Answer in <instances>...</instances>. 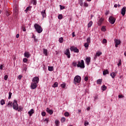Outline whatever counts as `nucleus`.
<instances>
[{"instance_id":"f03ea898","label":"nucleus","mask_w":126,"mask_h":126,"mask_svg":"<svg viewBox=\"0 0 126 126\" xmlns=\"http://www.w3.org/2000/svg\"><path fill=\"white\" fill-rule=\"evenodd\" d=\"M77 66V67H80V68H84V67H85V65H84V61L81 60L80 61H78Z\"/></svg>"},{"instance_id":"a211bd4d","label":"nucleus","mask_w":126,"mask_h":126,"mask_svg":"<svg viewBox=\"0 0 126 126\" xmlns=\"http://www.w3.org/2000/svg\"><path fill=\"white\" fill-rule=\"evenodd\" d=\"M116 75H117V73L114 72L110 74V76H111L112 78H115V77H116Z\"/></svg>"},{"instance_id":"6e6552de","label":"nucleus","mask_w":126,"mask_h":126,"mask_svg":"<svg viewBox=\"0 0 126 126\" xmlns=\"http://www.w3.org/2000/svg\"><path fill=\"white\" fill-rule=\"evenodd\" d=\"M24 57L25 58H27V59H29V58L31 57V54H30V52L26 51L24 53Z\"/></svg>"},{"instance_id":"c756f323","label":"nucleus","mask_w":126,"mask_h":126,"mask_svg":"<svg viewBox=\"0 0 126 126\" xmlns=\"http://www.w3.org/2000/svg\"><path fill=\"white\" fill-rule=\"evenodd\" d=\"M102 88V90H103V91H105V90H106V89H107V87H106V86L103 85L101 87Z\"/></svg>"},{"instance_id":"7ed1b4c3","label":"nucleus","mask_w":126,"mask_h":126,"mask_svg":"<svg viewBox=\"0 0 126 126\" xmlns=\"http://www.w3.org/2000/svg\"><path fill=\"white\" fill-rule=\"evenodd\" d=\"M81 81V77L80 76H76L74 78V84H77V83H80Z\"/></svg>"},{"instance_id":"0e129e2a","label":"nucleus","mask_w":126,"mask_h":126,"mask_svg":"<svg viewBox=\"0 0 126 126\" xmlns=\"http://www.w3.org/2000/svg\"><path fill=\"white\" fill-rule=\"evenodd\" d=\"M16 38H19V34H17L16 36Z\"/></svg>"},{"instance_id":"a878e982","label":"nucleus","mask_w":126,"mask_h":126,"mask_svg":"<svg viewBox=\"0 0 126 126\" xmlns=\"http://www.w3.org/2000/svg\"><path fill=\"white\" fill-rule=\"evenodd\" d=\"M96 83L97 84H101V83H102V79H98L96 81Z\"/></svg>"},{"instance_id":"39448f33","label":"nucleus","mask_w":126,"mask_h":126,"mask_svg":"<svg viewBox=\"0 0 126 126\" xmlns=\"http://www.w3.org/2000/svg\"><path fill=\"white\" fill-rule=\"evenodd\" d=\"M109 22L111 24H114L116 22V18L113 16H110L109 18Z\"/></svg>"},{"instance_id":"412c9836","label":"nucleus","mask_w":126,"mask_h":126,"mask_svg":"<svg viewBox=\"0 0 126 126\" xmlns=\"http://www.w3.org/2000/svg\"><path fill=\"white\" fill-rule=\"evenodd\" d=\"M43 54L45 56H48V50L46 49H43Z\"/></svg>"},{"instance_id":"e2e57ef3","label":"nucleus","mask_w":126,"mask_h":126,"mask_svg":"<svg viewBox=\"0 0 126 126\" xmlns=\"http://www.w3.org/2000/svg\"><path fill=\"white\" fill-rule=\"evenodd\" d=\"M32 38H33L34 39L36 38V36L33 35Z\"/></svg>"},{"instance_id":"052dcab7","label":"nucleus","mask_w":126,"mask_h":126,"mask_svg":"<svg viewBox=\"0 0 126 126\" xmlns=\"http://www.w3.org/2000/svg\"><path fill=\"white\" fill-rule=\"evenodd\" d=\"M34 42H38V39H37V38H34Z\"/></svg>"},{"instance_id":"473e14b6","label":"nucleus","mask_w":126,"mask_h":126,"mask_svg":"<svg viewBox=\"0 0 126 126\" xmlns=\"http://www.w3.org/2000/svg\"><path fill=\"white\" fill-rule=\"evenodd\" d=\"M91 42V41L90 37H88L87 39V43H88V44H90Z\"/></svg>"},{"instance_id":"e433bc0d","label":"nucleus","mask_w":126,"mask_h":126,"mask_svg":"<svg viewBox=\"0 0 126 126\" xmlns=\"http://www.w3.org/2000/svg\"><path fill=\"white\" fill-rule=\"evenodd\" d=\"M65 83H63V84H61V87H62V88L64 89L65 88Z\"/></svg>"},{"instance_id":"f8f14e48","label":"nucleus","mask_w":126,"mask_h":126,"mask_svg":"<svg viewBox=\"0 0 126 126\" xmlns=\"http://www.w3.org/2000/svg\"><path fill=\"white\" fill-rule=\"evenodd\" d=\"M46 112H47L49 115H53L54 113V111H53L52 109H50L49 108L46 109Z\"/></svg>"},{"instance_id":"b1692460","label":"nucleus","mask_w":126,"mask_h":126,"mask_svg":"<svg viewBox=\"0 0 126 126\" xmlns=\"http://www.w3.org/2000/svg\"><path fill=\"white\" fill-rule=\"evenodd\" d=\"M102 55V52H98L95 54V57H100Z\"/></svg>"},{"instance_id":"20e7f679","label":"nucleus","mask_w":126,"mask_h":126,"mask_svg":"<svg viewBox=\"0 0 126 126\" xmlns=\"http://www.w3.org/2000/svg\"><path fill=\"white\" fill-rule=\"evenodd\" d=\"M13 107L14 110H16L17 111L18 110V104H17V100H14L13 103Z\"/></svg>"},{"instance_id":"a19ab883","label":"nucleus","mask_w":126,"mask_h":126,"mask_svg":"<svg viewBox=\"0 0 126 126\" xmlns=\"http://www.w3.org/2000/svg\"><path fill=\"white\" fill-rule=\"evenodd\" d=\"M23 62L24 63H27V62H28V59H27V58H24L23 60Z\"/></svg>"},{"instance_id":"49530a36","label":"nucleus","mask_w":126,"mask_h":126,"mask_svg":"<svg viewBox=\"0 0 126 126\" xmlns=\"http://www.w3.org/2000/svg\"><path fill=\"white\" fill-rule=\"evenodd\" d=\"M124 97H125V96H124V95H123V94H119L118 95V98H124Z\"/></svg>"},{"instance_id":"f3484780","label":"nucleus","mask_w":126,"mask_h":126,"mask_svg":"<svg viewBox=\"0 0 126 126\" xmlns=\"http://www.w3.org/2000/svg\"><path fill=\"white\" fill-rule=\"evenodd\" d=\"M86 63L88 65H89V63H90V58L87 57L86 59Z\"/></svg>"},{"instance_id":"f257e3e1","label":"nucleus","mask_w":126,"mask_h":126,"mask_svg":"<svg viewBox=\"0 0 126 126\" xmlns=\"http://www.w3.org/2000/svg\"><path fill=\"white\" fill-rule=\"evenodd\" d=\"M34 26L37 33L40 34V33H42V32H43V28H42L40 25H38V24H35Z\"/></svg>"},{"instance_id":"09e8293b","label":"nucleus","mask_w":126,"mask_h":126,"mask_svg":"<svg viewBox=\"0 0 126 126\" xmlns=\"http://www.w3.org/2000/svg\"><path fill=\"white\" fill-rule=\"evenodd\" d=\"M102 43L103 44H106V43H107V39H103L102 40Z\"/></svg>"},{"instance_id":"423d86ee","label":"nucleus","mask_w":126,"mask_h":126,"mask_svg":"<svg viewBox=\"0 0 126 126\" xmlns=\"http://www.w3.org/2000/svg\"><path fill=\"white\" fill-rule=\"evenodd\" d=\"M64 55L67 56L68 59H70V52L69 51V49H67L64 52Z\"/></svg>"},{"instance_id":"dca6fc26","label":"nucleus","mask_w":126,"mask_h":126,"mask_svg":"<svg viewBox=\"0 0 126 126\" xmlns=\"http://www.w3.org/2000/svg\"><path fill=\"white\" fill-rule=\"evenodd\" d=\"M121 14H122L123 16H125L126 14V7H123L121 10Z\"/></svg>"},{"instance_id":"a18cd8bd","label":"nucleus","mask_w":126,"mask_h":126,"mask_svg":"<svg viewBox=\"0 0 126 126\" xmlns=\"http://www.w3.org/2000/svg\"><path fill=\"white\" fill-rule=\"evenodd\" d=\"M101 31H103V32H105V31H106V28L103 26L101 28Z\"/></svg>"},{"instance_id":"cd10ccee","label":"nucleus","mask_w":126,"mask_h":126,"mask_svg":"<svg viewBox=\"0 0 126 126\" xmlns=\"http://www.w3.org/2000/svg\"><path fill=\"white\" fill-rule=\"evenodd\" d=\"M48 70L49 71H53V70H54V67H53V66H48Z\"/></svg>"},{"instance_id":"1a4fd4ad","label":"nucleus","mask_w":126,"mask_h":126,"mask_svg":"<svg viewBox=\"0 0 126 126\" xmlns=\"http://www.w3.org/2000/svg\"><path fill=\"white\" fill-rule=\"evenodd\" d=\"M37 84L32 82L31 83V87L32 89H36L37 88Z\"/></svg>"},{"instance_id":"5701e85b","label":"nucleus","mask_w":126,"mask_h":126,"mask_svg":"<svg viewBox=\"0 0 126 126\" xmlns=\"http://www.w3.org/2000/svg\"><path fill=\"white\" fill-rule=\"evenodd\" d=\"M55 124L56 126H60V121L59 120H56Z\"/></svg>"},{"instance_id":"4468645a","label":"nucleus","mask_w":126,"mask_h":126,"mask_svg":"<svg viewBox=\"0 0 126 126\" xmlns=\"http://www.w3.org/2000/svg\"><path fill=\"white\" fill-rule=\"evenodd\" d=\"M34 112L35 111L33 109H32L30 111H29L28 112V114H29L30 117H32L33 114H34Z\"/></svg>"},{"instance_id":"79ce46f5","label":"nucleus","mask_w":126,"mask_h":126,"mask_svg":"<svg viewBox=\"0 0 126 126\" xmlns=\"http://www.w3.org/2000/svg\"><path fill=\"white\" fill-rule=\"evenodd\" d=\"M62 123H64L65 122V118L63 117L61 119Z\"/></svg>"},{"instance_id":"603ef678","label":"nucleus","mask_w":126,"mask_h":126,"mask_svg":"<svg viewBox=\"0 0 126 126\" xmlns=\"http://www.w3.org/2000/svg\"><path fill=\"white\" fill-rule=\"evenodd\" d=\"M41 115H42V116H43V117H45V116H46V112H42V113H41Z\"/></svg>"},{"instance_id":"6ab92c4d","label":"nucleus","mask_w":126,"mask_h":126,"mask_svg":"<svg viewBox=\"0 0 126 126\" xmlns=\"http://www.w3.org/2000/svg\"><path fill=\"white\" fill-rule=\"evenodd\" d=\"M93 24V22H92V21H91L88 24V28H90V27L92 26Z\"/></svg>"},{"instance_id":"3c124183","label":"nucleus","mask_w":126,"mask_h":126,"mask_svg":"<svg viewBox=\"0 0 126 126\" xmlns=\"http://www.w3.org/2000/svg\"><path fill=\"white\" fill-rule=\"evenodd\" d=\"M5 14L7 16H9V15H10V14L9 13V11H6Z\"/></svg>"},{"instance_id":"69168bd1","label":"nucleus","mask_w":126,"mask_h":126,"mask_svg":"<svg viewBox=\"0 0 126 126\" xmlns=\"http://www.w3.org/2000/svg\"><path fill=\"white\" fill-rule=\"evenodd\" d=\"M98 99V97L97 96H94V100H97Z\"/></svg>"},{"instance_id":"680f3d73","label":"nucleus","mask_w":126,"mask_h":126,"mask_svg":"<svg viewBox=\"0 0 126 126\" xmlns=\"http://www.w3.org/2000/svg\"><path fill=\"white\" fill-rule=\"evenodd\" d=\"M72 37H75V32H72Z\"/></svg>"},{"instance_id":"2eb2a0df","label":"nucleus","mask_w":126,"mask_h":126,"mask_svg":"<svg viewBox=\"0 0 126 126\" xmlns=\"http://www.w3.org/2000/svg\"><path fill=\"white\" fill-rule=\"evenodd\" d=\"M14 13L15 14V15H17V14H18V8H17V6H15Z\"/></svg>"},{"instance_id":"37998d69","label":"nucleus","mask_w":126,"mask_h":126,"mask_svg":"<svg viewBox=\"0 0 126 126\" xmlns=\"http://www.w3.org/2000/svg\"><path fill=\"white\" fill-rule=\"evenodd\" d=\"M118 66H121V65H122V60H119V62L118 63Z\"/></svg>"},{"instance_id":"0eeeda50","label":"nucleus","mask_w":126,"mask_h":126,"mask_svg":"<svg viewBox=\"0 0 126 126\" xmlns=\"http://www.w3.org/2000/svg\"><path fill=\"white\" fill-rule=\"evenodd\" d=\"M32 82L36 84H37V83H39V77H34L32 79Z\"/></svg>"},{"instance_id":"ea45409f","label":"nucleus","mask_w":126,"mask_h":126,"mask_svg":"<svg viewBox=\"0 0 126 126\" xmlns=\"http://www.w3.org/2000/svg\"><path fill=\"white\" fill-rule=\"evenodd\" d=\"M52 86L54 88L58 87V82H55Z\"/></svg>"},{"instance_id":"bb28decb","label":"nucleus","mask_w":126,"mask_h":126,"mask_svg":"<svg viewBox=\"0 0 126 126\" xmlns=\"http://www.w3.org/2000/svg\"><path fill=\"white\" fill-rule=\"evenodd\" d=\"M5 104V101H4V99H1L0 100V105L3 106V105H4Z\"/></svg>"},{"instance_id":"58836bf2","label":"nucleus","mask_w":126,"mask_h":126,"mask_svg":"<svg viewBox=\"0 0 126 126\" xmlns=\"http://www.w3.org/2000/svg\"><path fill=\"white\" fill-rule=\"evenodd\" d=\"M72 64L73 66H77V63L76 62H73Z\"/></svg>"},{"instance_id":"f704fd0d","label":"nucleus","mask_w":126,"mask_h":126,"mask_svg":"<svg viewBox=\"0 0 126 126\" xmlns=\"http://www.w3.org/2000/svg\"><path fill=\"white\" fill-rule=\"evenodd\" d=\"M70 51H71V52L72 51L74 52V50H75V47L72 46L70 47Z\"/></svg>"},{"instance_id":"8fccbe9b","label":"nucleus","mask_w":126,"mask_h":126,"mask_svg":"<svg viewBox=\"0 0 126 126\" xmlns=\"http://www.w3.org/2000/svg\"><path fill=\"white\" fill-rule=\"evenodd\" d=\"M7 78H8V76L7 75H5L4 77V80H7Z\"/></svg>"},{"instance_id":"6e6d98bb","label":"nucleus","mask_w":126,"mask_h":126,"mask_svg":"<svg viewBox=\"0 0 126 126\" xmlns=\"http://www.w3.org/2000/svg\"><path fill=\"white\" fill-rule=\"evenodd\" d=\"M3 67V65L2 64H1V65H0V69L1 70H2Z\"/></svg>"},{"instance_id":"72a5a7b5","label":"nucleus","mask_w":126,"mask_h":126,"mask_svg":"<svg viewBox=\"0 0 126 126\" xmlns=\"http://www.w3.org/2000/svg\"><path fill=\"white\" fill-rule=\"evenodd\" d=\"M74 53H79V50L77 49V47H75V50H74Z\"/></svg>"},{"instance_id":"13d9d810","label":"nucleus","mask_w":126,"mask_h":126,"mask_svg":"<svg viewBox=\"0 0 126 126\" xmlns=\"http://www.w3.org/2000/svg\"><path fill=\"white\" fill-rule=\"evenodd\" d=\"M88 5H89V4H88V3H87V2L84 3V6H85L87 7V6H88Z\"/></svg>"},{"instance_id":"4d7b16f0","label":"nucleus","mask_w":126,"mask_h":126,"mask_svg":"<svg viewBox=\"0 0 126 126\" xmlns=\"http://www.w3.org/2000/svg\"><path fill=\"white\" fill-rule=\"evenodd\" d=\"M85 81H87L88 80V77L86 76L84 78Z\"/></svg>"},{"instance_id":"393cba45","label":"nucleus","mask_w":126,"mask_h":126,"mask_svg":"<svg viewBox=\"0 0 126 126\" xmlns=\"http://www.w3.org/2000/svg\"><path fill=\"white\" fill-rule=\"evenodd\" d=\"M31 9V7L29 6L27 7L26 9L25 10V12H26V13H27V12H28V11L30 10Z\"/></svg>"},{"instance_id":"864d4df0","label":"nucleus","mask_w":126,"mask_h":126,"mask_svg":"<svg viewBox=\"0 0 126 126\" xmlns=\"http://www.w3.org/2000/svg\"><path fill=\"white\" fill-rule=\"evenodd\" d=\"M88 125H89V123L88 122H85L84 126H88Z\"/></svg>"},{"instance_id":"ddd939ff","label":"nucleus","mask_w":126,"mask_h":126,"mask_svg":"<svg viewBox=\"0 0 126 126\" xmlns=\"http://www.w3.org/2000/svg\"><path fill=\"white\" fill-rule=\"evenodd\" d=\"M103 21H104V19L101 18L98 21V26H101L102 25V23H103Z\"/></svg>"},{"instance_id":"5fc2aeb1","label":"nucleus","mask_w":126,"mask_h":126,"mask_svg":"<svg viewBox=\"0 0 126 126\" xmlns=\"http://www.w3.org/2000/svg\"><path fill=\"white\" fill-rule=\"evenodd\" d=\"M60 9L61 10L64 9V6H62V5H60Z\"/></svg>"},{"instance_id":"c9c22d12","label":"nucleus","mask_w":126,"mask_h":126,"mask_svg":"<svg viewBox=\"0 0 126 126\" xmlns=\"http://www.w3.org/2000/svg\"><path fill=\"white\" fill-rule=\"evenodd\" d=\"M59 42L60 43H63V37H60L59 38Z\"/></svg>"},{"instance_id":"aec40b11","label":"nucleus","mask_w":126,"mask_h":126,"mask_svg":"<svg viewBox=\"0 0 126 126\" xmlns=\"http://www.w3.org/2000/svg\"><path fill=\"white\" fill-rule=\"evenodd\" d=\"M103 75H106V74H109V71L108 69L104 70L103 72Z\"/></svg>"},{"instance_id":"774afa93","label":"nucleus","mask_w":126,"mask_h":126,"mask_svg":"<svg viewBox=\"0 0 126 126\" xmlns=\"http://www.w3.org/2000/svg\"><path fill=\"white\" fill-rule=\"evenodd\" d=\"M87 111H89V110H90V107H88L87 108Z\"/></svg>"},{"instance_id":"2f4dec72","label":"nucleus","mask_w":126,"mask_h":126,"mask_svg":"<svg viewBox=\"0 0 126 126\" xmlns=\"http://www.w3.org/2000/svg\"><path fill=\"white\" fill-rule=\"evenodd\" d=\"M22 29L24 32H26V28L24 26H22Z\"/></svg>"},{"instance_id":"c03bdc74","label":"nucleus","mask_w":126,"mask_h":126,"mask_svg":"<svg viewBox=\"0 0 126 126\" xmlns=\"http://www.w3.org/2000/svg\"><path fill=\"white\" fill-rule=\"evenodd\" d=\"M12 95V93L11 92L9 93V96H8V99H11V95Z\"/></svg>"},{"instance_id":"9b49d317","label":"nucleus","mask_w":126,"mask_h":126,"mask_svg":"<svg viewBox=\"0 0 126 126\" xmlns=\"http://www.w3.org/2000/svg\"><path fill=\"white\" fill-rule=\"evenodd\" d=\"M41 14L43 17V18H46L47 16V14H46V10H44L43 11H40Z\"/></svg>"},{"instance_id":"c85d7f7f","label":"nucleus","mask_w":126,"mask_h":126,"mask_svg":"<svg viewBox=\"0 0 126 126\" xmlns=\"http://www.w3.org/2000/svg\"><path fill=\"white\" fill-rule=\"evenodd\" d=\"M23 110V107L22 106H19L18 109V112H21Z\"/></svg>"},{"instance_id":"de8ad7c7","label":"nucleus","mask_w":126,"mask_h":126,"mask_svg":"<svg viewBox=\"0 0 126 126\" xmlns=\"http://www.w3.org/2000/svg\"><path fill=\"white\" fill-rule=\"evenodd\" d=\"M64 116L65 117H68V116H69V113L67 112H65Z\"/></svg>"},{"instance_id":"bf43d9fd","label":"nucleus","mask_w":126,"mask_h":126,"mask_svg":"<svg viewBox=\"0 0 126 126\" xmlns=\"http://www.w3.org/2000/svg\"><path fill=\"white\" fill-rule=\"evenodd\" d=\"M18 78H19V79H21V78H22V76H21V75H19Z\"/></svg>"},{"instance_id":"338daca9","label":"nucleus","mask_w":126,"mask_h":126,"mask_svg":"<svg viewBox=\"0 0 126 126\" xmlns=\"http://www.w3.org/2000/svg\"><path fill=\"white\" fill-rule=\"evenodd\" d=\"M114 7H118V4H115L114 5Z\"/></svg>"},{"instance_id":"4be33fe9","label":"nucleus","mask_w":126,"mask_h":126,"mask_svg":"<svg viewBox=\"0 0 126 126\" xmlns=\"http://www.w3.org/2000/svg\"><path fill=\"white\" fill-rule=\"evenodd\" d=\"M13 106V103L11 101H9L7 104V107H12Z\"/></svg>"},{"instance_id":"4c0bfd02","label":"nucleus","mask_w":126,"mask_h":126,"mask_svg":"<svg viewBox=\"0 0 126 126\" xmlns=\"http://www.w3.org/2000/svg\"><path fill=\"white\" fill-rule=\"evenodd\" d=\"M84 46L85 48H88L89 47V43H88L87 42L85 43Z\"/></svg>"},{"instance_id":"9d476101","label":"nucleus","mask_w":126,"mask_h":126,"mask_svg":"<svg viewBox=\"0 0 126 126\" xmlns=\"http://www.w3.org/2000/svg\"><path fill=\"white\" fill-rule=\"evenodd\" d=\"M114 42L115 43L116 48H118V45L121 44V40L118 39H114Z\"/></svg>"},{"instance_id":"7c9ffc66","label":"nucleus","mask_w":126,"mask_h":126,"mask_svg":"<svg viewBox=\"0 0 126 126\" xmlns=\"http://www.w3.org/2000/svg\"><path fill=\"white\" fill-rule=\"evenodd\" d=\"M58 19L60 20H61V19H63V15L62 14H59L58 15Z\"/></svg>"}]
</instances>
